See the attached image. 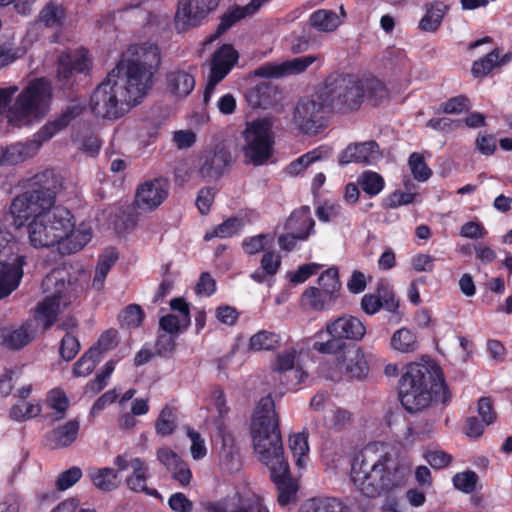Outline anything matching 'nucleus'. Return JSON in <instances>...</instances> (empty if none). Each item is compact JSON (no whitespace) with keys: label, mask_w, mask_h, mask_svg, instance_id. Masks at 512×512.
Wrapping results in <instances>:
<instances>
[{"label":"nucleus","mask_w":512,"mask_h":512,"mask_svg":"<svg viewBox=\"0 0 512 512\" xmlns=\"http://www.w3.org/2000/svg\"><path fill=\"white\" fill-rule=\"evenodd\" d=\"M169 508L173 512H192V501L182 492L173 493L168 499Z\"/></svg>","instance_id":"774afa93"},{"label":"nucleus","mask_w":512,"mask_h":512,"mask_svg":"<svg viewBox=\"0 0 512 512\" xmlns=\"http://www.w3.org/2000/svg\"><path fill=\"white\" fill-rule=\"evenodd\" d=\"M18 241L6 225L0 220V264L12 261L18 253Z\"/></svg>","instance_id":"e433bc0d"},{"label":"nucleus","mask_w":512,"mask_h":512,"mask_svg":"<svg viewBox=\"0 0 512 512\" xmlns=\"http://www.w3.org/2000/svg\"><path fill=\"white\" fill-rule=\"evenodd\" d=\"M498 48L493 49L485 56L475 60L472 64L471 73L475 78L486 77L495 67H497Z\"/></svg>","instance_id":"8fccbe9b"},{"label":"nucleus","mask_w":512,"mask_h":512,"mask_svg":"<svg viewBox=\"0 0 512 512\" xmlns=\"http://www.w3.org/2000/svg\"><path fill=\"white\" fill-rule=\"evenodd\" d=\"M82 477V470L73 466L61 472L56 480V488L59 491H65L75 485Z\"/></svg>","instance_id":"e2e57ef3"},{"label":"nucleus","mask_w":512,"mask_h":512,"mask_svg":"<svg viewBox=\"0 0 512 512\" xmlns=\"http://www.w3.org/2000/svg\"><path fill=\"white\" fill-rule=\"evenodd\" d=\"M326 331L331 337H338L340 340H361L366 327L360 319L354 316H342L326 325Z\"/></svg>","instance_id":"5701e85b"},{"label":"nucleus","mask_w":512,"mask_h":512,"mask_svg":"<svg viewBox=\"0 0 512 512\" xmlns=\"http://www.w3.org/2000/svg\"><path fill=\"white\" fill-rule=\"evenodd\" d=\"M244 226V222L238 217H229L221 224L215 226L213 230L207 231L204 235L205 241L217 238H230L237 235Z\"/></svg>","instance_id":"ea45409f"},{"label":"nucleus","mask_w":512,"mask_h":512,"mask_svg":"<svg viewBox=\"0 0 512 512\" xmlns=\"http://www.w3.org/2000/svg\"><path fill=\"white\" fill-rule=\"evenodd\" d=\"M320 265L316 263H307L300 265L296 271L288 274L291 283L300 284L304 283L312 275L316 274L320 269Z\"/></svg>","instance_id":"338daca9"},{"label":"nucleus","mask_w":512,"mask_h":512,"mask_svg":"<svg viewBox=\"0 0 512 512\" xmlns=\"http://www.w3.org/2000/svg\"><path fill=\"white\" fill-rule=\"evenodd\" d=\"M145 313L140 305L129 304L119 314L118 320L122 327L138 328L144 321Z\"/></svg>","instance_id":"09e8293b"},{"label":"nucleus","mask_w":512,"mask_h":512,"mask_svg":"<svg viewBox=\"0 0 512 512\" xmlns=\"http://www.w3.org/2000/svg\"><path fill=\"white\" fill-rule=\"evenodd\" d=\"M166 82L168 90L178 97H186L195 87L194 76L184 70L169 72L166 75Z\"/></svg>","instance_id":"c756f323"},{"label":"nucleus","mask_w":512,"mask_h":512,"mask_svg":"<svg viewBox=\"0 0 512 512\" xmlns=\"http://www.w3.org/2000/svg\"><path fill=\"white\" fill-rule=\"evenodd\" d=\"M300 512H350V509L335 497H317L307 500Z\"/></svg>","instance_id":"72a5a7b5"},{"label":"nucleus","mask_w":512,"mask_h":512,"mask_svg":"<svg viewBox=\"0 0 512 512\" xmlns=\"http://www.w3.org/2000/svg\"><path fill=\"white\" fill-rule=\"evenodd\" d=\"M320 159H322V147L315 148L293 160L286 167V171L288 174L296 176L304 171L310 164Z\"/></svg>","instance_id":"603ef678"},{"label":"nucleus","mask_w":512,"mask_h":512,"mask_svg":"<svg viewBox=\"0 0 512 512\" xmlns=\"http://www.w3.org/2000/svg\"><path fill=\"white\" fill-rule=\"evenodd\" d=\"M289 448L295 457L297 467H303L305 462L303 458L309 452L308 433L305 431L295 433L289 438Z\"/></svg>","instance_id":"c03bdc74"},{"label":"nucleus","mask_w":512,"mask_h":512,"mask_svg":"<svg viewBox=\"0 0 512 512\" xmlns=\"http://www.w3.org/2000/svg\"><path fill=\"white\" fill-rule=\"evenodd\" d=\"M34 143H15L0 147V165H16L31 157L35 150Z\"/></svg>","instance_id":"2f4dec72"},{"label":"nucleus","mask_w":512,"mask_h":512,"mask_svg":"<svg viewBox=\"0 0 512 512\" xmlns=\"http://www.w3.org/2000/svg\"><path fill=\"white\" fill-rule=\"evenodd\" d=\"M338 365L349 379L363 380L369 374V363L365 352L359 346H351L338 357Z\"/></svg>","instance_id":"a211bd4d"},{"label":"nucleus","mask_w":512,"mask_h":512,"mask_svg":"<svg viewBox=\"0 0 512 512\" xmlns=\"http://www.w3.org/2000/svg\"><path fill=\"white\" fill-rule=\"evenodd\" d=\"M391 346L400 352L409 353L417 350L418 343L415 334L411 330L400 328L392 335Z\"/></svg>","instance_id":"37998d69"},{"label":"nucleus","mask_w":512,"mask_h":512,"mask_svg":"<svg viewBox=\"0 0 512 512\" xmlns=\"http://www.w3.org/2000/svg\"><path fill=\"white\" fill-rule=\"evenodd\" d=\"M477 481V474L471 470L457 473L453 477V484L455 488L464 493L473 492L476 488Z\"/></svg>","instance_id":"052dcab7"},{"label":"nucleus","mask_w":512,"mask_h":512,"mask_svg":"<svg viewBox=\"0 0 512 512\" xmlns=\"http://www.w3.org/2000/svg\"><path fill=\"white\" fill-rule=\"evenodd\" d=\"M257 98L255 104L261 108H268L277 101L278 89L270 83H262L254 90Z\"/></svg>","instance_id":"4d7b16f0"},{"label":"nucleus","mask_w":512,"mask_h":512,"mask_svg":"<svg viewBox=\"0 0 512 512\" xmlns=\"http://www.w3.org/2000/svg\"><path fill=\"white\" fill-rule=\"evenodd\" d=\"M300 300L303 307L320 312L331 309L337 299L325 290L315 286H309L302 293Z\"/></svg>","instance_id":"bb28decb"},{"label":"nucleus","mask_w":512,"mask_h":512,"mask_svg":"<svg viewBox=\"0 0 512 512\" xmlns=\"http://www.w3.org/2000/svg\"><path fill=\"white\" fill-rule=\"evenodd\" d=\"M242 138L244 139L242 152L247 163L261 166L272 157L275 140L272 124L268 119L247 122Z\"/></svg>","instance_id":"9d476101"},{"label":"nucleus","mask_w":512,"mask_h":512,"mask_svg":"<svg viewBox=\"0 0 512 512\" xmlns=\"http://www.w3.org/2000/svg\"><path fill=\"white\" fill-rule=\"evenodd\" d=\"M90 60L84 49L63 52L60 54L57 65L58 80L64 86L71 83L76 74H88L90 69Z\"/></svg>","instance_id":"dca6fc26"},{"label":"nucleus","mask_w":512,"mask_h":512,"mask_svg":"<svg viewBox=\"0 0 512 512\" xmlns=\"http://www.w3.org/2000/svg\"><path fill=\"white\" fill-rule=\"evenodd\" d=\"M42 286L51 294L38 303L33 321L47 330L56 323L58 314L79 298L83 286L77 279H66L62 271H52L44 278Z\"/></svg>","instance_id":"0eeeda50"},{"label":"nucleus","mask_w":512,"mask_h":512,"mask_svg":"<svg viewBox=\"0 0 512 512\" xmlns=\"http://www.w3.org/2000/svg\"><path fill=\"white\" fill-rule=\"evenodd\" d=\"M448 7L441 1H434L427 5L426 13L420 20L419 27L423 31L434 32L441 25Z\"/></svg>","instance_id":"c9c22d12"},{"label":"nucleus","mask_w":512,"mask_h":512,"mask_svg":"<svg viewBox=\"0 0 512 512\" xmlns=\"http://www.w3.org/2000/svg\"><path fill=\"white\" fill-rule=\"evenodd\" d=\"M169 181L165 177H156L141 183L135 192V204L144 211L158 208L169 195Z\"/></svg>","instance_id":"2eb2a0df"},{"label":"nucleus","mask_w":512,"mask_h":512,"mask_svg":"<svg viewBox=\"0 0 512 512\" xmlns=\"http://www.w3.org/2000/svg\"><path fill=\"white\" fill-rule=\"evenodd\" d=\"M87 476L92 484L102 492H112L119 488L121 480L117 471L110 467L96 468L87 470Z\"/></svg>","instance_id":"cd10ccee"},{"label":"nucleus","mask_w":512,"mask_h":512,"mask_svg":"<svg viewBox=\"0 0 512 512\" xmlns=\"http://www.w3.org/2000/svg\"><path fill=\"white\" fill-rule=\"evenodd\" d=\"M26 256H15L12 261L0 264V299L9 296L18 288L23 278Z\"/></svg>","instance_id":"4be33fe9"},{"label":"nucleus","mask_w":512,"mask_h":512,"mask_svg":"<svg viewBox=\"0 0 512 512\" xmlns=\"http://www.w3.org/2000/svg\"><path fill=\"white\" fill-rule=\"evenodd\" d=\"M118 260V253L115 248H108L104 251V253L100 256L95 275L93 278V287L97 290H100L104 286V281L111 267Z\"/></svg>","instance_id":"58836bf2"},{"label":"nucleus","mask_w":512,"mask_h":512,"mask_svg":"<svg viewBox=\"0 0 512 512\" xmlns=\"http://www.w3.org/2000/svg\"><path fill=\"white\" fill-rule=\"evenodd\" d=\"M92 233L90 229H74V227L66 233V235L57 243L58 251L62 255H70L83 249L91 240Z\"/></svg>","instance_id":"c85d7f7f"},{"label":"nucleus","mask_w":512,"mask_h":512,"mask_svg":"<svg viewBox=\"0 0 512 512\" xmlns=\"http://www.w3.org/2000/svg\"><path fill=\"white\" fill-rule=\"evenodd\" d=\"M206 512H269L264 498L254 492H235L216 501L207 502Z\"/></svg>","instance_id":"ddd939ff"},{"label":"nucleus","mask_w":512,"mask_h":512,"mask_svg":"<svg viewBox=\"0 0 512 512\" xmlns=\"http://www.w3.org/2000/svg\"><path fill=\"white\" fill-rule=\"evenodd\" d=\"M58 180L52 170L34 175L29 189L15 196L9 211L16 228L23 227L30 219L37 218L55 205Z\"/></svg>","instance_id":"423d86ee"},{"label":"nucleus","mask_w":512,"mask_h":512,"mask_svg":"<svg viewBox=\"0 0 512 512\" xmlns=\"http://www.w3.org/2000/svg\"><path fill=\"white\" fill-rule=\"evenodd\" d=\"M330 113L332 111L318 89L313 94L299 99L294 109L293 120L302 133L316 135L326 128Z\"/></svg>","instance_id":"9b49d317"},{"label":"nucleus","mask_w":512,"mask_h":512,"mask_svg":"<svg viewBox=\"0 0 512 512\" xmlns=\"http://www.w3.org/2000/svg\"><path fill=\"white\" fill-rule=\"evenodd\" d=\"M177 428V416L174 408L166 405L159 413L155 422V431L162 437L169 436L174 433Z\"/></svg>","instance_id":"79ce46f5"},{"label":"nucleus","mask_w":512,"mask_h":512,"mask_svg":"<svg viewBox=\"0 0 512 512\" xmlns=\"http://www.w3.org/2000/svg\"><path fill=\"white\" fill-rule=\"evenodd\" d=\"M410 466L396 461L390 453H378L367 445L354 457L350 478L356 489L366 497L375 498L405 485Z\"/></svg>","instance_id":"7ed1b4c3"},{"label":"nucleus","mask_w":512,"mask_h":512,"mask_svg":"<svg viewBox=\"0 0 512 512\" xmlns=\"http://www.w3.org/2000/svg\"><path fill=\"white\" fill-rule=\"evenodd\" d=\"M17 85L0 87V115L6 112L8 123L16 127L40 122L49 112L52 86L45 77L34 78L18 93Z\"/></svg>","instance_id":"39448f33"},{"label":"nucleus","mask_w":512,"mask_h":512,"mask_svg":"<svg viewBox=\"0 0 512 512\" xmlns=\"http://www.w3.org/2000/svg\"><path fill=\"white\" fill-rule=\"evenodd\" d=\"M257 12V5L251 2L245 6H234L226 11L221 17L216 28V34L221 35L234 26L238 21Z\"/></svg>","instance_id":"473e14b6"},{"label":"nucleus","mask_w":512,"mask_h":512,"mask_svg":"<svg viewBox=\"0 0 512 512\" xmlns=\"http://www.w3.org/2000/svg\"><path fill=\"white\" fill-rule=\"evenodd\" d=\"M75 227L74 216L63 206H53L28 223L30 245L34 248H48L56 245Z\"/></svg>","instance_id":"6e6552de"},{"label":"nucleus","mask_w":512,"mask_h":512,"mask_svg":"<svg viewBox=\"0 0 512 512\" xmlns=\"http://www.w3.org/2000/svg\"><path fill=\"white\" fill-rule=\"evenodd\" d=\"M315 227V221L311 217L310 207L301 206L295 209L285 222V229L298 234L302 232H308L309 236L313 234Z\"/></svg>","instance_id":"7c9ffc66"},{"label":"nucleus","mask_w":512,"mask_h":512,"mask_svg":"<svg viewBox=\"0 0 512 512\" xmlns=\"http://www.w3.org/2000/svg\"><path fill=\"white\" fill-rule=\"evenodd\" d=\"M253 445L259 460L270 470V477L278 491L277 501L282 507L296 502L298 484L292 478L284 457L279 417L271 396L258 402L251 424Z\"/></svg>","instance_id":"f03ea898"},{"label":"nucleus","mask_w":512,"mask_h":512,"mask_svg":"<svg viewBox=\"0 0 512 512\" xmlns=\"http://www.w3.org/2000/svg\"><path fill=\"white\" fill-rule=\"evenodd\" d=\"M318 284V288L325 290L337 299L341 288L338 269L336 267H330L322 272L318 278Z\"/></svg>","instance_id":"3c124183"},{"label":"nucleus","mask_w":512,"mask_h":512,"mask_svg":"<svg viewBox=\"0 0 512 512\" xmlns=\"http://www.w3.org/2000/svg\"><path fill=\"white\" fill-rule=\"evenodd\" d=\"M114 369L115 362L113 360L107 361L95 378L87 384V391L93 394L101 392L107 386V380L112 375Z\"/></svg>","instance_id":"13d9d810"},{"label":"nucleus","mask_w":512,"mask_h":512,"mask_svg":"<svg viewBox=\"0 0 512 512\" xmlns=\"http://www.w3.org/2000/svg\"><path fill=\"white\" fill-rule=\"evenodd\" d=\"M280 337L278 334L269 331H259L249 340V348L254 351L273 350L278 347Z\"/></svg>","instance_id":"de8ad7c7"},{"label":"nucleus","mask_w":512,"mask_h":512,"mask_svg":"<svg viewBox=\"0 0 512 512\" xmlns=\"http://www.w3.org/2000/svg\"><path fill=\"white\" fill-rule=\"evenodd\" d=\"M37 325L34 321L27 320L14 330L2 332V345L10 350H20L28 345L36 336Z\"/></svg>","instance_id":"a878e982"},{"label":"nucleus","mask_w":512,"mask_h":512,"mask_svg":"<svg viewBox=\"0 0 512 512\" xmlns=\"http://www.w3.org/2000/svg\"><path fill=\"white\" fill-rule=\"evenodd\" d=\"M316 60V56L306 55L284 61L280 64L266 63L258 67L254 71V75L263 78H279L285 75L300 74L306 71Z\"/></svg>","instance_id":"f3484780"},{"label":"nucleus","mask_w":512,"mask_h":512,"mask_svg":"<svg viewBox=\"0 0 512 512\" xmlns=\"http://www.w3.org/2000/svg\"><path fill=\"white\" fill-rule=\"evenodd\" d=\"M239 59L238 51L232 44H223L211 55L210 72L203 93V103L208 105L216 86L230 73Z\"/></svg>","instance_id":"f8f14e48"},{"label":"nucleus","mask_w":512,"mask_h":512,"mask_svg":"<svg viewBox=\"0 0 512 512\" xmlns=\"http://www.w3.org/2000/svg\"><path fill=\"white\" fill-rule=\"evenodd\" d=\"M80 347V342L77 337L66 333L60 343V356L65 361H70L78 354Z\"/></svg>","instance_id":"0e129e2a"},{"label":"nucleus","mask_w":512,"mask_h":512,"mask_svg":"<svg viewBox=\"0 0 512 512\" xmlns=\"http://www.w3.org/2000/svg\"><path fill=\"white\" fill-rule=\"evenodd\" d=\"M364 94L373 105H378L389 98V90L385 83L376 77L368 78L363 82Z\"/></svg>","instance_id":"a18cd8bd"},{"label":"nucleus","mask_w":512,"mask_h":512,"mask_svg":"<svg viewBox=\"0 0 512 512\" xmlns=\"http://www.w3.org/2000/svg\"><path fill=\"white\" fill-rule=\"evenodd\" d=\"M377 293L381 297V308H384L390 313H397L399 308V300L396 298L395 293L390 284L384 280L377 283Z\"/></svg>","instance_id":"6e6d98bb"},{"label":"nucleus","mask_w":512,"mask_h":512,"mask_svg":"<svg viewBox=\"0 0 512 512\" xmlns=\"http://www.w3.org/2000/svg\"><path fill=\"white\" fill-rule=\"evenodd\" d=\"M470 105V100L466 95H458L441 103L439 111L445 114H460L468 110Z\"/></svg>","instance_id":"bf43d9fd"},{"label":"nucleus","mask_w":512,"mask_h":512,"mask_svg":"<svg viewBox=\"0 0 512 512\" xmlns=\"http://www.w3.org/2000/svg\"><path fill=\"white\" fill-rule=\"evenodd\" d=\"M176 349V341L174 335L159 334L155 343V355L163 358H171Z\"/></svg>","instance_id":"680f3d73"},{"label":"nucleus","mask_w":512,"mask_h":512,"mask_svg":"<svg viewBox=\"0 0 512 512\" xmlns=\"http://www.w3.org/2000/svg\"><path fill=\"white\" fill-rule=\"evenodd\" d=\"M101 361L99 349L90 347L73 365L75 377H86L92 373L96 365Z\"/></svg>","instance_id":"a19ab883"},{"label":"nucleus","mask_w":512,"mask_h":512,"mask_svg":"<svg viewBox=\"0 0 512 512\" xmlns=\"http://www.w3.org/2000/svg\"><path fill=\"white\" fill-rule=\"evenodd\" d=\"M132 57L121 59L90 96L92 113L103 119H118L140 103L152 85L161 58L157 46H135Z\"/></svg>","instance_id":"f257e3e1"},{"label":"nucleus","mask_w":512,"mask_h":512,"mask_svg":"<svg viewBox=\"0 0 512 512\" xmlns=\"http://www.w3.org/2000/svg\"><path fill=\"white\" fill-rule=\"evenodd\" d=\"M380 155L379 145L373 140L361 143H352L340 153L338 163L341 166H345L350 163L372 164L380 157Z\"/></svg>","instance_id":"aec40b11"},{"label":"nucleus","mask_w":512,"mask_h":512,"mask_svg":"<svg viewBox=\"0 0 512 512\" xmlns=\"http://www.w3.org/2000/svg\"><path fill=\"white\" fill-rule=\"evenodd\" d=\"M82 112L83 107L79 104L66 106L54 120L48 121L35 134L36 141L38 142L35 148L37 149L42 143L50 140L59 131L65 129Z\"/></svg>","instance_id":"412c9836"},{"label":"nucleus","mask_w":512,"mask_h":512,"mask_svg":"<svg viewBox=\"0 0 512 512\" xmlns=\"http://www.w3.org/2000/svg\"><path fill=\"white\" fill-rule=\"evenodd\" d=\"M319 89L330 110L339 114L357 111L364 100L363 81L353 74L328 76Z\"/></svg>","instance_id":"1a4fd4ad"},{"label":"nucleus","mask_w":512,"mask_h":512,"mask_svg":"<svg viewBox=\"0 0 512 512\" xmlns=\"http://www.w3.org/2000/svg\"><path fill=\"white\" fill-rule=\"evenodd\" d=\"M399 400L409 413H416L429 407L432 403L446 406L452 394L445 381L439 365L410 363L399 381Z\"/></svg>","instance_id":"20e7f679"},{"label":"nucleus","mask_w":512,"mask_h":512,"mask_svg":"<svg viewBox=\"0 0 512 512\" xmlns=\"http://www.w3.org/2000/svg\"><path fill=\"white\" fill-rule=\"evenodd\" d=\"M462 125V120H455L448 117H433L429 119L426 126L439 132H452Z\"/></svg>","instance_id":"69168bd1"},{"label":"nucleus","mask_w":512,"mask_h":512,"mask_svg":"<svg viewBox=\"0 0 512 512\" xmlns=\"http://www.w3.org/2000/svg\"><path fill=\"white\" fill-rule=\"evenodd\" d=\"M79 429L80 423L77 419L69 420L45 435V445L50 449L68 448L77 440Z\"/></svg>","instance_id":"393cba45"},{"label":"nucleus","mask_w":512,"mask_h":512,"mask_svg":"<svg viewBox=\"0 0 512 512\" xmlns=\"http://www.w3.org/2000/svg\"><path fill=\"white\" fill-rule=\"evenodd\" d=\"M130 467L132 472L125 479L128 489L135 493H143L156 499H162L158 490L150 488L147 484L151 476L148 463L140 457H134L130 460Z\"/></svg>","instance_id":"6ab92c4d"},{"label":"nucleus","mask_w":512,"mask_h":512,"mask_svg":"<svg viewBox=\"0 0 512 512\" xmlns=\"http://www.w3.org/2000/svg\"><path fill=\"white\" fill-rule=\"evenodd\" d=\"M47 404L51 409L56 411L53 420L60 421L66 415V411L69 407V400L63 390L52 389L48 393Z\"/></svg>","instance_id":"864d4df0"},{"label":"nucleus","mask_w":512,"mask_h":512,"mask_svg":"<svg viewBox=\"0 0 512 512\" xmlns=\"http://www.w3.org/2000/svg\"><path fill=\"white\" fill-rule=\"evenodd\" d=\"M309 24L317 31L332 32L340 25V19L334 11L319 9L310 15Z\"/></svg>","instance_id":"4c0bfd02"},{"label":"nucleus","mask_w":512,"mask_h":512,"mask_svg":"<svg viewBox=\"0 0 512 512\" xmlns=\"http://www.w3.org/2000/svg\"><path fill=\"white\" fill-rule=\"evenodd\" d=\"M232 155L225 147H216L206 152L199 168L202 177L208 179L220 178L225 169L231 164Z\"/></svg>","instance_id":"b1692460"},{"label":"nucleus","mask_w":512,"mask_h":512,"mask_svg":"<svg viewBox=\"0 0 512 512\" xmlns=\"http://www.w3.org/2000/svg\"><path fill=\"white\" fill-rule=\"evenodd\" d=\"M66 20V8L63 4L49 1L39 12V21L46 28L62 27Z\"/></svg>","instance_id":"f704fd0d"},{"label":"nucleus","mask_w":512,"mask_h":512,"mask_svg":"<svg viewBox=\"0 0 512 512\" xmlns=\"http://www.w3.org/2000/svg\"><path fill=\"white\" fill-rule=\"evenodd\" d=\"M408 164L414 179L417 181L425 182L431 177L432 170L426 164L424 156L421 153L413 152L410 154Z\"/></svg>","instance_id":"5fc2aeb1"},{"label":"nucleus","mask_w":512,"mask_h":512,"mask_svg":"<svg viewBox=\"0 0 512 512\" xmlns=\"http://www.w3.org/2000/svg\"><path fill=\"white\" fill-rule=\"evenodd\" d=\"M220 0H178L175 25L179 32L198 27Z\"/></svg>","instance_id":"4468645a"},{"label":"nucleus","mask_w":512,"mask_h":512,"mask_svg":"<svg viewBox=\"0 0 512 512\" xmlns=\"http://www.w3.org/2000/svg\"><path fill=\"white\" fill-rule=\"evenodd\" d=\"M358 184L363 192L373 197L383 190L385 181L377 172L365 171L359 176Z\"/></svg>","instance_id":"49530a36"}]
</instances>
